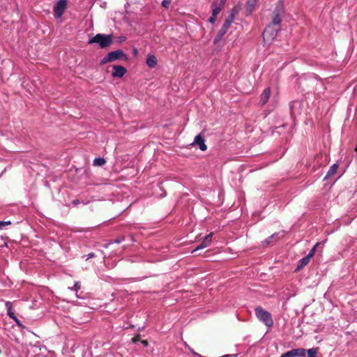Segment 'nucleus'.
I'll return each instance as SVG.
<instances>
[{"mask_svg":"<svg viewBox=\"0 0 357 357\" xmlns=\"http://www.w3.org/2000/svg\"><path fill=\"white\" fill-rule=\"evenodd\" d=\"M197 144L199 146V149L202 151H205L207 149V146L205 144V141L201 135H198L195 137L194 142L192 145Z\"/></svg>","mask_w":357,"mask_h":357,"instance_id":"nucleus-10","label":"nucleus"},{"mask_svg":"<svg viewBox=\"0 0 357 357\" xmlns=\"http://www.w3.org/2000/svg\"><path fill=\"white\" fill-rule=\"evenodd\" d=\"M74 289H80V284L79 282H76L74 285Z\"/></svg>","mask_w":357,"mask_h":357,"instance_id":"nucleus-29","label":"nucleus"},{"mask_svg":"<svg viewBox=\"0 0 357 357\" xmlns=\"http://www.w3.org/2000/svg\"><path fill=\"white\" fill-rule=\"evenodd\" d=\"M296 105H300V102H298V101H294V102H292V103H291V110H292V111L294 110V107Z\"/></svg>","mask_w":357,"mask_h":357,"instance_id":"nucleus-26","label":"nucleus"},{"mask_svg":"<svg viewBox=\"0 0 357 357\" xmlns=\"http://www.w3.org/2000/svg\"><path fill=\"white\" fill-rule=\"evenodd\" d=\"M255 314L257 319L263 322L268 327H271L273 325V320L271 314L266 310L261 307L255 308Z\"/></svg>","mask_w":357,"mask_h":357,"instance_id":"nucleus-3","label":"nucleus"},{"mask_svg":"<svg viewBox=\"0 0 357 357\" xmlns=\"http://www.w3.org/2000/svg\"><path fill=\"white\" fill-rule=\"evenodd\" d=\"M280 28L276 26L268 24L263 33L264 40H273L275 36H277L278 31H280Z\"/></svg>","mask_w":357,"mask_h":357,"instance_id":"nucleus-6","label":"nucleus"},{"mask_svg":"<svg viewBox=\"0 0 357 357\" xmlns=\"http://www.w3.org/2000/svg\"><path fill=\"white\" fill-rule=\"evenodd\" d=\"M226 1L227 0H220V6H222V8L223 6L225 5Z\"/></svg>","mask_w":357,"mask_h":357,"instance_id":"nucleus-31","label":"nucleus"},{"mask_svg":"<svg viewBox=\"0 0 357 357\" xmlns=\"http://www.w3.org/2000/svg\"><path fill=\"white\" fill-rule=\"evenodd\" d=\"M185 347L190 351V352L193 354V355H195V356H199V355L196 353L193 349H192L188 345L185 344Z\"/></svg>","mask_w":357,"mask_h":357,"instance_id":"nucleus-27","label":"nucleus"},{"mask_svg":"<svg viewBox=\"0 0 357 357\" xmlns=\"http://www.w3.org/2000/svg\"><path fill=\"white\" fill-rule=\"evenodd\" d=\"M112 43V38L111 35H105L101 33H97L89 41V44L97 43L101 48L109 47Z\"/></svg>","mask_w":357,"mask_h":357,"instance_id":"nucleus-1","label":"nucleus"},{"mask_svg":"<svg viewBox=\"0 0 357 357\" xmlns=\"http://www.w3.org/2000/svg\"><path fill=\"white\" fill-rule=\"evenodd\" d=\"M310 260V259L309 257H307V256H305V257L302 258L299 261L297 269H300V268H303L305 266H306L309 263Z\"/></svg>","mask_w":357,"mask_h":357,"instance_id":"nucleus-16","label":"nucleus"},{"mask_svg":"<svg viewBox=\"0 0 357 357\" xmlns=\"http://www.w3.org/2000/svg\"><path fill=\"white\" fill-rule=\"evenodd\" d=\"M106 163V160L102 158H98L94 159L93 165L95 166H102Z\"/></svg>","mask_w":357,"mask_h":357,"instance_id":"nucleus-18","label":"nucleus"},{"mask_svg":"<svg viewBox=\"0 0 357 357\" xmlns=\"http://www.w3.org/2000/svg\"><path fill=\"white\" fill-rule=\"evenodd\" d=\"M289 351V354L291 355V357H303L305 356L306 351L304 349H291Z\"/></svg>","mask_w":357,"mask_h":357,"instance_id":"nucleus-12","label":"nucleus"},{"mask_svg":"<svg viewBox=\"0 0 357 357\" xmlns=\"http://www.w3.org/2000/svg\"><path fill=\"white\" fill-rule=\"evenodd\" d=\"M270 96H271V89L270 88L265 89L261 95L260 102H261V105H265L268 102V100L270 98Z\"/></svg>","mask_w":357,"mask_h":357,"instance_id":"nucleus-11","label":"nucleus"},{"mask_svg":"<svg viewBox=\"0 0 357 357\" xmlns=\"http://www.w3.org/2000/svg\"><path fill=\"white\" fill-rule=\"evenodd\" d=\"M222 8V6H217L213 8L212 15L214 16H217L218 13L221 11Z\"/></svg>","mask_w":357,"mask_h":357,"instance_id":"nucleus-21","label":"nucleus"},{"mask_svg":"<svg viewBox=\"0 0 357 357\" xmlns=\"http://www.w3.org/2000/svg\"><path fill=\"white\" fill-rule=\"evenodd\" d=\"M127 55L121 50L112 51L105 55L100 61V64H106L116 60H127Z\"/></svg>","mask_w":357,"mask_h":357,"instance_id":"nucleus-2","label":"nucleus"},{"mask_svg":"<svg viewBox=\"0 0 357 357\" xmlns=\"http://www.w3.org/2000/svg\"><path fill=\"white\" fill-rule=\"evenodd\" d=\"M12 319L14 320V321L17 324V326H22L21 321L17 318L16 316L13 317Z\"/></svg>","mask_w":357,"mask_h":357,"instance_id":"nucleus-24","label":"nucleus"},{"mask_svg":"<svg viewBox=\"0 0 357 357\" xmlns=\"http://www.w3.org/2000/svg\"><path fill=\"white\" fill-rule=\"evenodd\" d=\"M146 65L150 68H155L157 65L158 60L155 56L149 55L146 59Z\"/></svg>","mask_w":357,"mask_h":357,"instance_id":"nucleus-13","label":"nucleus"},{"mask_svg":"<svg viewBox=\"0 0 357 357\" xmlns=\"http://www.w3.org/2000/svg\"><path fill=\"white\" fill-rule=\"evenodd\" d=\"M234 19V15L233 13H231L229 16L225 20L224 22L221 29L218 31V36L214 39V43H218L224 36V35L227 32L229 29L231 23L233 22Z\"/></svg>","mask_w":357,"mask_h":357,"instance_id":"nucleus-4","label":"nucleus"},{"mask_svg":"<svg viewBox=\"0 0 357 357\" xmlns=\"http://www.w3.org/2000/svg\"><path fill=\"white\" fill-rule=\"evenodd\" d=\"M213 232H211L209 234L205 236L202 242L199 245H198L193 251L192 252H195L200 249H203L205 248L208 247L211 243H212V236H213Z\"/></svg>","mask_w":357,"mask_h":357,"instance_id":"nucleus-9","label":"nucleus"},{"mask_svg":"<svg viewBox=\"0 0 357 357\" xmlns=\"http://www.w3.org/2000/svg\"><path fill=\"white\" fill-rule=\"evenodd\" d=\"M94 257V254H93V253H90V254H89V255H88V257H87V259H90V258H92V257Z\"/></svg>","mask_w":357,"mask_h":357,"instance_id":"nucleus-32","label":"nucleus"},{"mask_svg":"<svg viewBox=\"0 0 357 357\" xmlns=\"http://www.w3.org/2000/svg\"><path fill=\"white\" fill-rule=\"evenodd\" d=\"M319 245V243H317L312 248V249L310 251V252L307 254V257H309L310 259H311L314 254V252L316 250V248H317V246Z\"/></svg>","mask_w":357,"mask_h":357,"instance_id":"nucleus-20","label":"nucleus"},{"mask_svg":"<svg viewBox=\"0 0 357 357\" xmlns=\"http://www.w3.org/2000/svg\"><path fill=\"white\" fill-rule=\"evenodd\" d=\"M127 73V70L122 66H114L112 67V76L113 77L121 78Z\"/></svg>","mask_w":357,"mask_h":357,"instance_id":"nucleus-8","label":"nucleus"},{"mask_svg":"<svg viewBox=\"0 0 357 357\" xmlns=\"http://www.w3.org/2000/svg\"><path fill=\"white\" fill-rule=\"evenodd\" d=\"M337 168H338V165L337 164H333L329 168L324 179H327L328 178H330L331 176H333L336 173Z\"/></svg>","mask_w":357,"mask_h":357,"instance_id":"nucleus-14","label":"nucleus"},{"mask_svg":"<svg viewBox=\"0 0 357 357\" xmlns=\"http://www.w3.org/2000/svg\"><path fill=\"white\" fill-rule=\"evenodd\" d=\"M6 306L7 307V312H8V315L11 318L13 319V317H15L14 312H13L12 310V306H11V303L9 302V301H7L6 303Z\"/></svg>","mask_w":357,"mask_h":357,"instance_id":"nucleus-17","label":"nucleus"},{"mask_svg":"<svg viewBox=\"0 0 357 357\" xmlns=\"http://www.w3.org/2000/svg\"><path fill=\"white\" fill-rule=\"evenodd\" d=\"M139 336H136V337H134L132 338V342H137V341H139Z\"/></svg>","mask_w":357,"mask_h":357,"instance_id":"nucleus-30","label":"nucleus"},{"mask_svg":"<svg viewBox=\"0 0 357 357\" xmlns=\"http://www.w3.org/2000/svg\"><path fill=\"white\" fill-rule=\"evenodd\" d=\"M289 351H287L283 354H282L280 357H291V355L289 354Z\"/></svg>","mask_w":357,"mask_h":357,"instance_id":"nucleus-28","label":"nucleus"},{"mask_svg":"<svg viewBox=\"0 0 357 357\" xmlns=\"http://www.w3.org/2000/svg\"><path fill=\"white\" fill-rule=\"evenodd\" d=\"M67 2L66 0H59L57 1L54 7V15L55 18H60L66 8Z\"/></svg>","mask_w":357,"mask_h":357,"instance_id":"nucleus-7","label":"nucleus"},{"mask_svg":"<svg viewBox=\"0 0 357 357\" xmlns=\"http://www.w3.org/2000/svg\"><path fill=\"white\" fill-rule=\"evenodd\" d=\"M284 13V6L282 0H280L274 11V16L271 24L280 28L282 15Z\"/></svg>","mask_w":357,"mask_h":357,"instance_id":"nucleus-5","label":"nucleus"},{"mask_svg":"<svg viewBox=\"0 0 357 357\" xmlns=\"http://www.w3.org/2000/svg\"><path fill=\"white\" fill-rule=\"evenodd\" d=\"M142 343L144 345V346H147L148 345V342L146 340H142Z\"/></svg>","mask_w":357,"mask_h":357,"instance_id":"nucleus-33","label":"nucleus"},{"mask_svg":"<svg viewBox=\"0 0 357 357\" xmlns=\"http://www.w3.org/2000/svg\"><path fill=\"white\" fill-rule=\"evenodd\" d=\"M171 2H172V0H163L162 1V7H164L165 8H168Z\"/></svg>","mask_w":357,"mask_h":357,"instance_id":"nucleus-23","label":"nucleus"},{"mask_svg":"<svg viewBox=\"0 0 357 357\" xmlns=\"http://www.w3.org/2000/svg\"><path fill=\"white\" fill-rule=\"evenodd\" d=\"M259 0H248L247 1V10L249 13H252V10L255 8V6Z\"/></svg>","mask_w":357,"mask_h":357,"instance_id":"nucleus-15","label":"nucleus"},{"mask_svg":"<svg viewBox=\"0 0 357 357\" xmlns=\"http://www.w3.org/2000/svg\"><path fill=\"white\" fill-rule=\"evenodd\" d=\"M11 225L10 221H0V229H3L6 226Z\"/></svg>","mask_w":357,"mask_h":357,"instance_id":"nucleus-22","label":"nucleus"},{"mask_svg":"<svg viewBox=\"0 0 357 357\" xmlns=\"http://www.w3.org/2000/svg\"><path fill=\"white\" fill-rule=\"evenodd\" d=\"M317 349H310L307 350L308 357H317Z\"/></svg>","mask_w":357,"mask_h":357,"instance_id":"nucleus-19","label":"nucleus"},{"mask_svg":"<svg viewBox=\"0 0 357 357\" xmlns=\"http://www.w3.org/2000/svg\"><path fill=\"white\" fill-rule=\"evenodd\" d=\"M216 17L217 16H214V15H212V16L209 17L208 22H211V23H214L215 20H216Z\"/></svg>","mask_w":357,"mask_h":357,"instance_id":"nucleus-25","label":"nucleus"}]
</instances>
